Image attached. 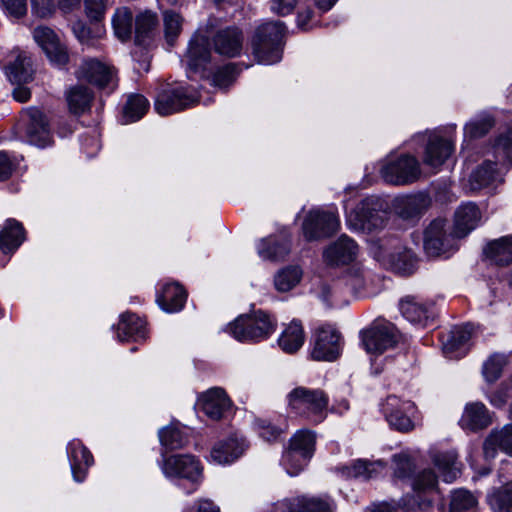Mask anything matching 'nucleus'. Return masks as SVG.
<instances>
[{"label":"nucleus","mask_w":512,"mask_h":512,"mask_svg":"<svg viewBox=\"0 0 512 512\" xmlns=\"http://www.w3.org/2000/svg\"><path fill=\"white\" fill-rule=\"evenodd\" d=\"M164 476L182 488L186 494L196 491L203 480V466L190 454H175L163 459Z\"/></svg>","instance_id":"f257e3e1"},{"label":"nucleus","mask_w":512,"mask_h":512,"mask_svg":"<svg viewBox=\"0 0 512 512\" xmlns=\"http://www.w3.org/2000/svg\"><path fill=\"white\" fill-rule=\"evenodd\" d=\"M329 397L321 389L299 386L287 394L289 410L310 423L319 424L327 417Z\"/></svg>","instance_id":"f03ea898"},{"label":"nucleus","mask_w":512,"mask_h":512,"mask_svg":"<svg viewBox=\"0 0 512 512\" xmlns=\"http://www.w3.org/2000/svg\"><path fill=\"white\" fill-rule=\"evenodd\" d=\"M283 35L284 25L281 21L266 22L257 27L251 38L252 53L257 63L271 65L281 60Z\"/></svg>","instance_id":"7ed1b4c3"},{"label":"nucleus","mask_w":512,"mask_h":512,"mask_svg":"<svg viewBox=\"0 0 512 512\" xmlns=\"http://www.w3.org/2000/svg\"><path fill=\"white\" fill-rule=\"evenodd\" d=\"M276 320L264 311L241 315L227 325L226 332L239 342H258L276 330Z\"/></svg>","instance_id":"20e7f679"},{"label":"nucleus","mask_w":512,"mask_h":512,"mask_svg":"<svg viewBox=\"0 0 512 512\" xmlns=\"http://www.w3.org/2000/svg\"><path fill=\"white\" fill-rule=\"evenodd\" d=\"M198 92L188 86H168L155 99V110L161 116L171 115L192 107L198 101Z\"/></svg>","instance_id":"39448f33"},{"label":"nucleus","mask_w":512,"mask_h":512,"mask_svg":"<svg viewBox=\"0 0 512 512\" xmlns=\"http://www.w3.org/2000/svg\"><path fill=\"white\" fill-rule=\"evenodd\" d=\"M361 345L370 360L371 374L379 376L384 367V319H375L360 331Z\"/></svg>","instance_id":"423d86ee"},{"label":"nucleus","mask_w":512,"mask_h":512,"mask_svg":"<svg viewBox=\"0 0 512 512\" xmlns=\"http://www.w3.org/2000/svg\"><path fill=\"white\" fill-rule=\"evenodd\" d=\"M432 199L426 192L400 195L389 206V214L403 221L417 222L431 207Z\"/></svg>","instance_id":"0eeeda50"},{"label":"nucleus","mask_w":512,"mask_h":512,"mask_svg":"<svg viewBox=\"0 0 512 512\" xmlns=\"http://www.w3.org/2000/svg\"><path fill=\"white\" fill-rule=\"evenodd\" d=\"M340 226L338 213L333 209H313L304 222L303 233L308 240H316L334 234Z\"/></svg>","instance_id":"6e6552de"},{"label":"nucleus","mask_w":512,"mask_h":512,"mask_svg":"<svg viewBox=\"0 0 512 512\" xmlns=\"http://www.w3.org/2000/svg\"><path fill=\"white\" fill-rule=\"evenodd\" d=\"M341 353V335L331 325L318 327L312 337L311 357L316 361H333Z\"/></svg>","instance_id":"1a4fd4ad"},{"label":"nucleus","mask_w":512,"mask_h":512,"mask_svg":"<svg viewBox=\"0 0 512 512\" xmlns=\"http://www.w3.org/2000/svg\"><path fill=\"white\" fill-rule=\"evenodd\" d=\"M382 201L374 196L367 197L347 213V224L354 230H367L372 232L382 222L378 213L381 211Z\"/></svg>","instance_id":"9d476101"},{"label":"nucleus","mask_w":512,"mask_h":512,"mask_svg":"<svg viewBox=\"0 0 512 512\" xmlns=\"http://www.w3.org/2000/svg\"><path fill=\"white\" fill-rule=\"evenodd\" d=\"M32 36L53 65L62 67L67 64V47L54 30L47 26H37L33 29Z\"/></svg>","instance_id":"9b49d317"},{"label":"nucleus","mask_w":512,"mask_h":512,"mask_svg":"<svg viewBox=\"0 0 512 512\" xmlns=\"http://www.w3.org/2000/svg\"><path fill=\"white\" fill-rule=\"evenodd\" d=\"M447 221L437 218L424 230V249L429 256L438 257L454 248L453 230L448 234L445 226Z\"/></svg>","instance_id":"f8f14e48"},{"label":"nucleus","mask_w":512,"mask_h":512,"mask_svg":"<svg viewBox=\"0 0 512 512\" xmlns=\"http://www.w3.org/2000/svg\"><path fill=\"white\" fill-rule=\"evenodd\" d=\"M421 175L417 159L410 155H402L386 164V182L393 185H408L416 182Z\"/></svg>","instance_id":"ddd939ff"},{"label":"nucleus","mask_w":512,"mask_h":512,"mask_svg":"<svg viewBox=\"0 0 512 512\" xmlns=\"http://www.w3.org/2000/svg\"><path fill=\"white\" fill-rule=\"evenodd\" d=\"M22 121L25 123L27 141L38 147H46L52 142V135L46 116L38 109L27 111Z\"/></svg>","instance_id":"4468645a"},{"label":"nucleus","mask_w":512,"mask_h":512,"mask_svg":"<svg viewBox=\"0 0 512 512\" xmlns=\"http://www.w3.org/2000/svg\"><path fill=\"white\" fill-rule=\"evenodd\" d=\"M212 44L217 54L227 58L238 57L243 50L244 34L235 26L220 29L214 34Z\"/></svg>","instance_id":"2eb2a0df"},{"label":"nucleus","mask_w":512,"mask_h":512,"mask_svg":"<svg viewBox=\"0 0 512 512\" xmlns=\"http://www.w3.org/2000/svg\"><path fill=\"white\" fill-rule=\"evenodd\" d=\"M198 405L211 420H220L230 411L232 402L222 388L214 387L199 397Z\"/></svg>","instance_id":"dca6fc26"},{"label":"nucleus","mask_w":512,"mask_h":512,"mask_svg":"<svg viewBox=\"0 0 512 512\" xmlns=\"http://www.w3.org/2000/svg\"><path fill=\"white\" fill-rule=\"evenodd\" d=\"M358 255V245L347 235L340 236L323 252V258L328 265L339 266L351 263Z\"/></svg>","instance_id":"f3484780"},{"label":"nucleus","mask_w":512,"mask_h":512,"mask_svg":"<svg viewBox=\"0 0 512 512\" xmlns=\"http://www.w3.org/2000/svg\"><path fill=\"white\" fill-rule=\"evenodd\" d=\"M247 447L245 439L234 434L213 446L210 459L219 465L231 464L243 455Z\"/></svg>","instance_id":"a211bd4d"},{"label":"nucleus","mask_w":512,"mask_h":512,"mask_svg":"<svg viewBox=\"0 0 512 512\" xmlns=\"http://www.w3.org/2000/svg\"><path fill=\"white\" fill-rule=\"evenodd\" d=\"M67 455L73 479L79 483L83 482L89 467L93 464L92 454L80 440L73 439L67 445Z\"/></svg>","instance_id":"6ab92c4d"},{"label":"nucleus","mask_w":512,"mask_h":512,"mask_svg":"<svg viewBox=\"0 0 512 512\" xmlns=\"http://www.w3.org/2000/svg\"><path fill=\"white\" fill-rule=\"evenodd\" d=\"M77 75L79 79L86 80L100 88L114 83L113 68L95 59L84 60Z\"/></svg>","instance_id":"aec40b11"},{"label":"nucleus","mask_w":512,"mask_h":512,"mask_svg":"<svg viewBox=\"0 0 512 512\" xmlns=\"http://www.w3.org/2000/svg\"><path fill=\"white\" fill-rule=\"evenodd\" d=\"M315 435L312 431L301 429L297 431L290 440V446L287 450V460H293L297 457V470L301 463L309 462L314 452Z\"/></svg>","instance_id":"412c9836"},{"label":"nucleus","mask_w":512,"mask_h":512,"mask_svg":"<svg viewBox=\"0 0 512 512\" xmlns=\"http://www.w3.org/2000/svg\"><path fill=\"white\" fill-rule=\"evenodd\" d=\"M283 512H333L334 502L329 497L298 496L282 503Z\"/></svg>","instance_id":"4be33fe9"},{"label":"nucleus","mask_w":512,"mask_h":512,"mask_svg":"<svg viewBox=\"0 0 512 512\" xmlns=\"http://www.w3.org/2000/svg\"><path fill=\"white\" fill-rule=\"evenodd\" d=\"M210 57L211 52L207 38L195 35L189 42L185 56L188 69L193 72L206 70Z\"/></svg>","instance_id":"5701e85b"},{"label":"nucleus","mask_w":512,"mask_h":512,"mask_svg":"<svg viewBox=\"0 0 512 512\" xmlns=\"http://www.w3.org/2000/svg\"><path fill=\"white\" fill-rule=\"evenodd\" d=\"M187 294L178 283H166L158 290L156 301L168 313L178 312L184 307Z\"/></svg>","instance_id":"b1692460"},{"label":"nucleus","mask_w":512,"mask_h":512,"mask_svg":"<svg viewBox=\"0 0 512 512\" xmlns=\"http://www.w3.org/2000/svg\"><path fill=\"white\" fill-rule=\"evenodd\" d=\"M26 238L25 229L19 221L7 219L0 230V250L5 254L14 253Z\"/></svg>","instance_id":"393cba45"},{"label":"nucleus","mask_w":512,"mask_h":512,"mask_svg":"<svg viewBox=\"0 0 512 512\" xmlns=\"http://www.w3.org/2000/svg\"><path fill=\"white\" fill-rule=\"evenodd\" d=\"M480 219L481 212L476 204L462 205L455 213L453 235L458 239L464 238L476 227Z\"/></svg>","instance_id":"a878e982"},{"label":"nucleus","mask_w":512,"mask_h":512,"mask_svg":"<svg viewBox=\"0 0 512 512\" xmlns=\"http://www.w3.org/2000/svg\"><path fill=\"white\" fill-rule=\"evenodd\" d=\"M497 449L512 456V424L500 430H492L483 443V452L486 459L494 458Z\"/></svg>","instance_id":"bb28decb"},{"label":"nucleus","mask_w":512,"mask_h":512,"mask_svg":"<svg viewBox=\"0 0 512 512\" xmlns=\"http://www.w3.org/2000/svg\"><path fill=\"white\" fill-rule=\"evenodd\" d=\"M492 422V417L480 402L466 405L460 424L463 428L476 432L486 429Z\"/></svg>","instance_id":"cd10ccee"},{"label":"nucleus","mask_w":512,"mask_h":512,"mask_svg":"<svg viewBox=\"0 0 512 512\" xmlns=\"http://www.w3.org/2000/svg\"><path fill=\"white\" fill-rule=\"evenodd\" d=\"M483 253L493 265L504 267L512 264V236L502 237L487 243Z\"/></svg>","instance_id":"c85d7f7f"},{"label":"nucleus","mask_w":512,"mask_h":512,"mask_svg":"<svg viewBox=\"0 0 512 512\" xmlns=\"http://www.w3.org/2000/svg\"><path fill=\"white\" fill-rule=\"evenodd\" d=\"M116 335L119 341L144 339L146 336L145 322L135 314L123 313L116 328Z\"/></svg>","instance_id":"c756f323"},{"label":"nucleus","mask_w":512,"mask_h":512,"mask_svg":"<svg viewBox=\"0 0 512 512\" xmlns=\"http://www.w3.org/2000/svg\"><path fill=\"white\" fill-rule=\"evenodd\" d=\"M257 252L263 260L283 259L290 252V241L285 236H269L259 240Z\"/></svg>","instance_id":"7c9ffc66"},{"label":"nucleus","mask_w":512,"mask_h":512,"mask_svg":"<svg viewBox=\"0 0 512 512\" xmlns=\"http://www.w3.org/2000/svg\"><path fill=\"white\" fill-rule=\"evenodd\" d=\"M453 151L452 143L442 137H431L426 146L424 162L430 166H441Z\"/></svg>","instance_id":"2f4dec72"},{"label":"nucleus","mask_w":512,"mask_h":512,"mask_svg":"<svg viewBox=\"0 0 512 512\" xmlns=\"http://www.w3.org/2000/svg\"><path fill=\"white\" fill-rule=\"evenodd\" d=\"M497 164L492 161H484L469 177V186L472 191H479L489 187L497 179Z\"/></svg>","instance_id":"473e14b6"},{"label":"nucleus","mask_w":512,"mask_h":512,"mask_svg":"<svg viewBox=\"0 0 512 512\" xmlns=\"http://www.w3.org/2000/svg\"><path fill=\"white\" fill-rule=\"evenodd\" d=\"M304 340L305 335L302 324L297 320H293L282 332L278 342L284 352L294 353L303 346Z\"/></svg>","instance_id":"72a5a7b5"},{"label":"nucleus","mask_w":512,"mask_h":512,"mask_svg":"<svg viewBox=\"0 0 512 512\" xmlns=\"http://www.w3.org/2000/svg\"><path fill=\"white\" fill-rule=\"evenodd\" d=\"M381 462H369L367 460L358 459L350 465L343 466L339 470L344 477L361 478L369 480L378 474L381 470Z\"/></svg>","instance_id":"f704fd0d"},{"label":"nucleus","mask_w":512,"mask_h":512,"mask_svg":"<svg viewBox=\"0 0 512 512\" xmlns=\"http://www.w3.org/2000/svg\"><path fill=\"white\" fill-rule=\"evenodd\" d=\"M6 75L14 84L26 83L32 79L31 60L26 53H19L7 66Z\"/></svg>","instance_id":"c9c22d12"},{"label":"nucleus","mask_w":512,"mask_h":512,"mask_svg":"<svg viewBox=\"0 0 512 512\" xmlns=\"http://www.w3.org/2000/svg\"><path fill=\"white\" fill-rule=\"evenodd\" d=\"M159 440L166 450H176L188 443V435L179 424H171L159 430Z\"/></svg>","instance_id":"e433bc0d"},{"label":"nucleus","mask_w":512,"mask_h":512,"mask_svg":"<svg viewBox=\"0 0 512 512\" xmlns=\"http://www.w3.org/2000/svg\"><path fill=\"white\" fill-rule=\"evenodd\" d=\"M114 35L122 42L130 39L133 29V14L127 7H119L112 17Z\"/></svg>","instance_id":"4c0bfd02"},{"label":"nucleus","mask_w":512,"mask_h":512,"mask_svg":"<svg viewBox=\"0 0 512 512\" xmlns=\"http://www.w3.org/2000/svg\"><path fill=\"white\" fill-rule=\"evenodd\" d=\"M302 276L303 271L299 266H287L274 275V287L278 292H288L300 283Z\"/></svg>","instance_id":"58836bf2"},{"label":"nucleus","mask_w":512,"mask_h":512,"mask_svg":"<svg viewBox=\"0 0 512 512\" xmlns=\"http://www.w3.org/2000/svg\"><path fill=\"white\" fill-rule=\"evenodd\" d=\"M66 97L69 110L75 115H80L90 108L93 95L87 87L76 85L68 91Z\"/></svg>","instance_id":"ea45409f"},{"label":"nucleus","mask_w":512,"mask_h":512,"mask_svg":"<svg viewBox=\"0 0 512 512\" xmlns=\"http://www.w3.org/2000/svg\"><path fill=\"white\" fill-rule=\"evenodd\" d=\"M149 102L140 94H132L128 97L123 108L124 123H132L140 120L148 111Z\"/></svg>","instance_id":"a19ab883"},{"label":"nucleus","mask_w":512,"mask_h":512,"mask_svg":"<svg viewBox=\"0 0 512 512\" xmlns=\"http://www.w3.org/2000/svg\"><path fill=\"white\" fill-rule=\"evenodd\" d=\"M472 336V326H456L454 327L446 339L443 341V352L446 355L452 354L458 351L464 346Z\"/></svg>","instance_id":"79ce46f5"},{"label":"nucleus","mask_w":512,"mask_h":512,"mask_svg":"<svg viewBox=\"0 0 512 512\" xmlns=\"http://www.w3.org/2000/svg\"><path fill=\"white\" fill-rule=\"evenodd\" d=\"M489 502L496 512H512V481L494 491Z\"/></svg>","instance_id":"37998d69"},{"label":"nucleus","mask_w":512,"mask_h":512,"mask_svg":"<svg viewBox=\"0 0 512 512\" xmlns=\"http://www.w3.org/2000/svg\"><path fill=\"white\" fill-rule=\"evenodd\" d=\"M158 20L155 13L146 11L137 16L135 20L136 41L143 44L145 39L157 26Z\"/></svg>","instance_id":"c03bdc74"},{"label":"nucleus","mask_w":512,"mask_h":512,"mask_svg":"<svg viewBox=\"0 0 512 512\" xmlns=\"http://www.w3.org/2000/svg\"><path fill=\"white\" fill-rule=\"evenodd\" d=\"M163 22L166 40L170 45H173L181 32L183 18L173 10H165L163 12Z\"/></svg>","instance_id":"a18cd8bd"},{"label":"nucleus","mask_w":512,"mask_h":512,"mask_svg":"<svg viewBox=\"0 0 512 512\" xmlns=\"http://www.w3.org/2000/svg\"><path fill=\"white\" fill-rule=\"evenodd\" d=\"M390 263L391 269L394 272L409 275L413 273L417 260L409 251H404L397 255H392Z\"/></svg>","instance_id":"49530a36"},{"label":"nucleus","mask_w":512,"mask_h":512,"mask_svg":"<svg viewBox=\"0 0 512 512\" xmlns=\"http://www.w3.org/2000/svg\"><path fill=\"white\" fill-rule=\"evenodd\" d=\"M240 70L241 69H238L236 64H227L215 72L211 84L220 89H224L234 81Z\"/></svg>","instance_id":"de8ad7c7"},{"label":"nucleus","mask_w":512,"mask_h":512,"mask_svg":"<svg viewBox=\"0 0 512 512\" xmlns=\"http://www.w3.org/2000/svg\"><path fill=\"white\" fill-rule=\"evenodd\" d=\"M507 359L503 355H492L484 364L483 374L488 382H495L500 378Z\"/></svg>","instance_id":"09e8293b"},{"label":"nucleus","mask_w":512,"mask_h":512,"mask_svg":"<svg viewBox=\"0 0 512 512\" xmlns=\"http://www.w3.org/2000/svg\"><path fill=\"white\" fill-rule=\"evenodd\" d=\"M400 310L403 316L411 322L420 321L426 314V308L415 302L413 297L401 300Z\"/></svg>","instance_id":"8fccbe9b"},{"label":"nucleus","mask_w":512,"mask_h":512,"mask_svg":"<svg viewBox=\"0 0 512 512\" xmlns=\"http://www.w3.org/2000/svg\"><path fill=\"white\" fill-rule=\"evenodd\" d=\"M433 461L435 466L441 471L446 482H452L457 478L458 470L454 468L455 457L440 454L436 455Z\"/></svg>","instance_id":"3c124183"},{"label":"nucleus","mask_w":512,"mask_h":512,"mask_svg":"<svg viewBox=\"0 0 512 512\" xmlns=\"http://www.w3.org/2000/svg\"><path fill=\"white\" fill-rule=\"evenodd\" d=\"M476 505L475 497L467 490H457L453 493L450 509L451 512H462Z\"/></svg>","instance_id":"603ef678"},{"label":"nucleus","mask_w":512,"mask_h":512,"mask_svg":"<svg viewBox=\"0 0 512 512\" xmlns=\"http://www.w3.org/2000/svg\"><path fill=\"white\" fill-rule=\"evenodd\" d=\"M494 126V119L486 117L484 119L470 122L465 127L466 135L471 139L484 137Z\"/></svg>","instance_id":"864d4df0"},{"label":"nucleus","mask_w":512,"mask_h":512,"mask_svg":"<svg viewBox=\"0 0 512 512\" xmlns=\"http://www.w3.org/2000/svg\"><path fill=\"white\" fill-rule=\"evenodd\" d=\"M437 486V476L431 469H425L419 473L413 483V488L417 492H427L435 489Z\"/></svg>","instance_id":"5fc2aeb1"},{"label":"nucleus","mask_w":512,"mask_h":512,"mask_svg":"<svg viewBox=\"0 0 512 512\" xmlns=\"http://www.w3.org/2000/svg\"><path fill=\"white\" fill-rule=\"evenodd\" d=\"M255 428L259 436L267 442L275 441L282 433L279 427H276L267 419H256Z\"/></svg>","instance_id":"6e6d98bb"},{"label":"nucleus","mask_w":512,"mask_h":512,"mask_svg":"<svg viewBox=\"0 0 512 512\" xmlns=\"http://www.w3.org/2000/svg\"><path fill=\"white\" fill-rule=\"evenodd\" d=\"M393 461L395 464L394 475L398 478L409 477L414 471V464L405 454L395 455Z\"/></svg>","instance_id":"4d7b16f0"},{"label":"nucleus","mask_w":512,"mask_h":512,"mask_svg":"<svg viewBox=\"0 0 512 512\" xmlns=\"http://www.w3.org/2000/svg\"><path fill=\"white\" fill-rule=\"evenodd\" d=\"M0 6L9 16L17 19L27 13V0H0Z\"/></svg>","instance_id":"13d9d810"},{"label":"nucleus","mask_w":512,"mask_h":512,"mask_svg":"<svg viewBox=\"0 0 512 512\" xmlns=\"http://www.w3.org/2000/svg\"><path fill=\"white\" fill-rule=\"evenodd\" d=\"M386 350L388 348H400L405 353L406 347L404 344L403 336L400 331L393 324H386Z\"/></svg>","instance_id":"bf43d9fd"},{"label":"nucleus","mask_w":512,"mask_h":512,"mask_svg":"<svg viewBox=\"0 0 512 512\" xmlns=\"http://www.w3.org/2000/svg\"><path fill=\"white\" fill-rule=\"evenodd\" d=\"M32 12L40 18L51 17L56 11L54 0H31Z\"/></svg>","instance_id":"052dcab7"},{"label":"nucleus","mask_w":512,"mask_h":512,"mask_svg":"<svg viewBox=\"0 0 512 512\" xmlns=\"http://www.w3.org/2000/svg\"><path fill=\"white\" fill-rule=\"evenodd\" d=\"M87 15L90 19L99 21L104 17L106 10L105 0H85Z\"/></svg>","instance_id":"680f3d73"},{"label":"nucleus","mask_w":512,"mask_h":512,"mask_svg":"<svg viewBox=\"0 0 512 512\" xmlns=\"http://www.w3.org/2000/svg\"><path fill=\"white\" fill-rule=\"evenodd\" d=\"M389 423L401 432H408L414 427L411 419L399 411L390 414Z\"/></svg>","instance_id":"e2e57ef3"},{"label":"nucleus","mask_w":512,"mask_h":512,"mask_svg":"<svg viewBox=\"0 0 512 512\" xmlns=\"http://www.w3.org/2000/svg\"><path fill=\"white\" fill-rule=\"evenodd\" d=\"M15 168V161L6 152L0 151V181L7 180Z\"/></svg>","instance_id":"0e129e2a"},{"label":"nucleus","mask_w":512,"mask_h":512,"mask_svg":"<svg viewBox=\"0 0 512 512\" xmlns=\"http://www.w3.org/2000/svg\"><path fill=\"white\" fill-rule=\"evenodd\" d=\"M381 240V237H376L374 235H371L367 239L369 254L380 264V266L384 260V251Z\"/></svg>","instance_id":"69168bd1"},{"label":"nucleus","mask_w":512,"mask_h":512,"mask_svg":"<svg viewBox=\"0 0 512 512\" xmlns=\"http://www.w3.org/2000/svg\"><path fill=\"white\" fill-rule=\"evenodd\" d=\"M296 5V0H271L270 9L280 16L290 14Z\"/></svg>","instance_id":"338daca9"},{"label":"nucleus","mask_w":512,"mask_h":512,"mask_svg":"<svg viewBox=\"0 0 512 512\" xmlns=\"http://www.w3.org/2000/svg\"><path fill=\"white\" fill-rule=\"evenodd\" d=\"M432 507V500L421 495L413 498V503L406 507L408 511H427Z\"/></svg>","instance_id":"774afa93"}]
</instances>
